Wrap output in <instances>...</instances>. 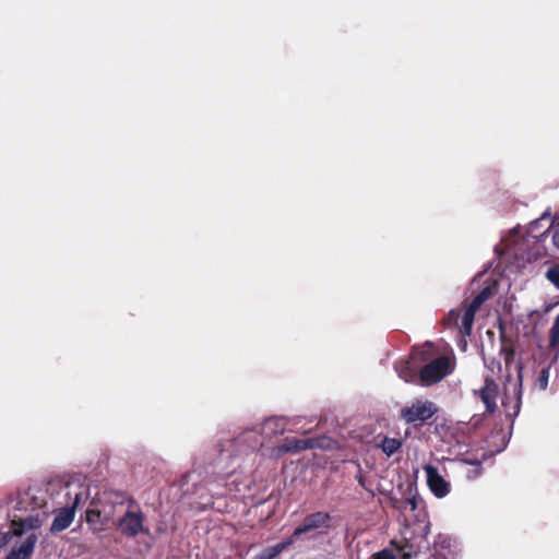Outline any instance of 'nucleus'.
Instances as JSON below:
<instances>
[{
	"label": "nucleus",
	"instance_id": "f257e3e1",
	"mask_svg": "<svg viewBox=\"0 0 559 559\" xmlns=\"http://www.w3.org/2000/svg\"><path fill=\"white\" fill-rule=\"evenodd\" d=\"M412 359L423 365L418 373L419 384L423 386L440 382L454 370V361L447 355H438L431 342H426L421 348L414 349Z\"/></svg>",
	"mask_w": 559,
	"mask_h": 559
},
{
	"label": "nucleus",
	"instance_id": "f03ea898",
	"mask_svg": "<svg viewBox=\"0 0 559 559\" xmlns=\"http://www.w3.org/2000/svg\"><path fill=\"white\" fill-rule=\"evenodd\" d=\"M438 406L428 400L415 399L409 405L403 407L400 412V418L406 424H425L437 413Z\"/></svg>",
	"mask_w": 559,
	"mask_h": 559
},
{
	"label": "nucleus",
	"instance_id": "7ed1b4c3",
	"mask_svg": "<svg viewBox=\"0 0 559 559\" xmlns=\"http://www.w3.org/2000/svg\"><path fill=\"white\" fill-rule=\"evenodd\" d=\"M85 495L86 490L84 488H79V490L74 491L73 493L71 491L68 492L70 498L73 496V502L70 506L60 509L56 513L50 526V533H60L72 524L75 516V510Z\"/></svg>",
	"mask_w": 559,
	"mask_h": 559
},
{
	"label": "nucleus",
	"instance_id": "20e7f679",
	"mask_svg": "<svg viewBox=\"0 0 559 559\" xmlns=\"http://www.w3.org/2000/svg\"><path fill=\"white\" fill-rule=\"evenodd\" d=\"M145 514L138 508L128 510L118 521V528L121 534L128 538H133L139 534H150V528L144 525Z\"/></svg>",
	"mask_w": 559,
	"mask_h": 559
},
{
	"label": "nucleus",
	"instance_id": "39448f33",
	"mask_svg": "<svg viewBox=\"0 0 559 559\" xmlns=\"http://www.w3.org/2000/svg\"><path fill=\"white\" fill-rule=\"evenodd\" d=\"M332 516L328 512L317 511L307 514L302 523L295 528L292 534L293 539L299 538L301 535L309 533L314 530H323L326 533L331 528Z\"/></svg>",
	"mask_w": 559,
	"mask_h": 559
},
{
	"label": "nucleus",
	"instance_id": "423d86ee",
	"mask_svg": "<svg viewBox=\"0 0 559 559\" xmlns=\"http://www.w3.org/2000/svg\"><path fill=\"white\" fill-rule=\"evenodd\" d=\"M114 511V503L102 498L93 499L86 510V522L88 524L105 525L111 520Z\"/></svg>",
	"mask_w": 559,
	"mask_h": 559
},
{
	"label": "nucleus",
	"instance_id": "0eeeda50",
	"mask_svg": "<svg viewBox=\"0 0 559 559\" xmlns=\"http://www.w3.org/2000/svg\"><path fill=\"white\" fill-rule=\"evenodd\" d=\"M498 394L499 385L489 377L485 379L484 385L479 390H474V395L485 404L487 414H493L497 411Z\"/></svg>",
	"mask_w": 559,
	"mask_h": 559
},
{
	"label": "nucleus",
	"instance_id": "6e6552de",
	"mask_svg": "<svg viewBox=\"0 0 559 559\" xmlns=\"http://www.w3.org/2000/svg\"><path fill=\"white\" fill-rule=\"evenodd\" d=\"M318 447L317 439H286L284 443L278 444L272 449V454L282 456L286 453H299L308 449Z\"/></svg>",
	"mask_w": 559,
	"mask_h": 559
},
{
	"label": "nucleus",
	"instance_id": "1a4fd4ad",
	"mask_svg": "<svg viewBox=\"0 0 559 559\" xmlns=\"http://www.w3.org/2000/svg\"><path fill=\"white\" fill-rule=\"evenodd\" d=\"M427 475V484L433 495L438 498L445 497L450 491V485L445 479L439 474L438 469L432 465H427L425 467Z\"/></svg>",
	"mask_w": 559,
	"mask_h": 559
},
{
	"label": "nucleus",
	"instance_id": "9d476101",
	"mask_svg": "<svg viewBox=\"0 0 559 559\" xmlns=\"http://www.w3.org/2000/svg\"><path fill=\"white\" fill-rule=\"evenodd\" d=\"M37 543V535L31 534L20 547H13L4 559H29Z\"/></svg>",
	"mask_w": 559,
	"mask_h": 559
},
{
	"label": "nucleus",
	"instance_id": "9b49d317",
	"mask_svg": "<svg viewBox=\"0 0 559 559\" xmlns=\"http://www.w3.org/2000/svg\"><path fill=\"white\" fill-rule=\"evenodd\" d=\"M418 361L413 360L411 358V361H402L396 366V371L399 373V377L403 379L407 383H415L419 384V369L417 367Z\"/></svg>",
	"mask_w": 559,
	"mask_h": 559
},
{
	"label": "nucleus",
	"instance_id": "f8f14e48",
	"mask_svg": "<svg viewBox=\"0 0 559 559\" xmlns=\"http://www.w3.org/2000/svg\"><path fill=\"white\" fill-rule=\"evenodd\" d=\"M293 537H288L281 543L263 548L253 559H276L284 550L294 544Z\"/></svg>",
	"mask_w": 559,
	"mask_h": 559
},
{
	"label": "nucleus",
	"instance_id": "ddd939ff",
	"mask_svg": "<svg viewBox=\"0 0 559 559\" xmlns=\"http://www.w3.org/2000/svg\"><path fill=\"white\" fill-rule=\"evenodd\" d=\"M475 314H476V311L466 307L463 316L460 318L461 319L460 334L462 336L471 335L474 320H475Z\"/></svg>",
	"mask_w": 559,
	"mask_h": 559
},
{
	"label": "nucleus",
	"instance_id": "4468645a",
	"mask_svg": "<svg viewBox=\"0 0 559 559\" xmlns=\"http://www.w3.org/2000/svg\"><path fill=\"white\" fill-rule=\"evenodd\" d=\"M284 425L280 419L270 418L263 423L262 431L266 437H272L284 432Z\"/></svg>",
	"mask_w": 559,
	"mask_h": 559
},
{
	"label": "nucleus",
	"instance_id": "2eb2a0df",
	"mask_svg": "<svg viewBox=\"0 0 559 559\" xmlns=\"http://www.w3.org/2000/svg\"><path fill=\"white\" fill-rule=\"evenodd\" d=\"M379 447L383 453H385L388 456H391L402 448V440L397 438L384 437Z\"/></svg>",
	"mask_w": 559,
	"mask_h": 559
},
{
	"label": "nucleus",
	"instance_id": "dca6fc26",
	"mask_svg": "<svg viewBox=\"0 0 559 559\" xmlns=\"http://www.w3.org/2000/svg\"><path fill=\"white\" fill-rule=\"evenodd\" d=\"M453 547V540L450 536L444 534H439L435 540L433 549L447 552L449 555L453 554L452 550Z\"/></svg>",
	"mask_w": 559,
	"mask_h": 559
},
{
	"label": "nucleus",
	"instance_id": "f3484780",
	"mask_svg": "<svg viewBox=\"0 0 559 559\" xmlns=\"http://www.w3.org/2000/svg\"><path fill=\"white\" fill-rule=\"evenodd\" d=\"M461 312L456 309H452L449 311L447 317L442 320V323L447 328H459L461 321Z\"/></svg>",
	"mask_w": 559,
	"mask_h": 559
},
{
	"label": "nucleus",
	"instance_id": "a211bd4d",
	"mask_svg": "<svg viewBox=\"0 0 559 559\" xmlns=\"http://www.w3.org/2000/svg\"><path fill=\"white\" fill-rule=\"evenodd\" d=\"M549 347H559V314L556 317L554 324L549 330Z\"/></svg>",
	"mask_w": 559,
	"mask_h": 559
},
{
	"label": "nucleus",
	"instance_id": "6ab92c4d",
	"mask_svg": "<svg viewBox=\"0 0 559 559\" xmlns=\"http://www.w3.org/2000/svg\"><path fill=\"white\" fill-rule=\"evenodd\" d=\"M549 374H550L549 367L543 368L538 373L536 384L538 385V388L542 391H545L548 386Z\"/></svg>",
	"mask_w": 559,
	"mask_h": 559
},
{
	"label": "nucleus",
	"instance_id": "aec40b11",
	"mask_svg": "<svg viewBox=\"0 0 559 559\" xmlns=\"http://www.w3.org/2000/svg\"><path fill=\"white\" fill-rule=\"evenodd\" d=\"M546 278L559 289V265L549 267L546 272Z\"/></svg>",
	"mask_w": 559,
	"mask_h": 559
},
{
	"label": "nucleus",
	"instance_id": "412c9836",
	"mask_svg": "<svg viewBox=\"0 0 559 559\" xmlns=\"http://www.w3.org/2000/svg\"><path fill=\"white\" fill-rule=\"evenodd\" d=\"M26 523H27V521H23V520L13 521L12 522L13 534L15 536L23 535L25 533V531H26V527H25Z\"/></svg>",
	"mask_w": 559,
	"mask_h": 559
},
{
	"label": "nucleus",
	"instance_id": "4be33fe9",
	"mask_svg": "<svg viewBox=\"0 0 559 559\" xmlns=\"http://www.w3.org/2000/svg\"><path fill=\"white\" fill-rule=\"evenodd\" d=\"M413 546L409 543H405L401 547H399V551L401 552V559H412L415 554L412 552Z\"/></svg>",
	"mask_w": 559,
	"mask_h": 559
},
{
	"label": "nucleus",
	"instance_id": "5701e85b",
	"mask_svg": "<svg viewBox=\"0 0 559 559\" xmlns=\"http://www.w3.org/2000/svg\"><path fill=\"white\" fill-rule=\"evenodd\" d=\"M492 295V289L490 286L484 287L477 295L476 298L484 304L486 300H488Z\"/></svg>",
	"mask_w": 559,
	"mask_h": 559
},
{
	"label": "nucleus",
	"instance_id": "b1692460",
	"mask_svg": "<svg viewBox=\"0 0 559 559\" xmlns=\"http://www.w3.org/2000/svg\"><path fill=\"white\" fill-rule=\"evenodd\" d=\"M492 295V289L490 286L484 287L477 295L476 298L484 304L486 300H488Z\"/></svg>",
	"mask_w": 559,
	"mask_h": 559
},
{
	"label": "nucleus",
	"instance_id": "393cba45",
	"mask_svg": "<svg viewBox=\"0 0 559 559\" xmlns=\"http://www.w3.org/2000/svg\"><path fill=\"white\" fill-rule=\"evenodd\" d=\"M369 559H395V556L386 549L373 554Z\"/></svg>",
	"mask_w": 559,
	"mask_h": 559
},
{
	"label": "nucleus",
	"instance_id": "a878e982",
	"mask_svg": "<svg viewBox=\"0 0 559 559\" xmlns=\"http://www.w3.org/2000/svg\"><path fill=\"white\" fill-rule=\"evenodd\" d=\"M502 354L504 355V361L507 365H509L513 358H514V348L512 346L510 347H502L501 348Z\"/></svg>",
	"mask_w": 559,
	"mask_h": 559
},
{
	"label": "nucleus",
	"instance_id": "bb28decb",
	"mask_svg": "<svg viewBox=\"0 0 559 559\" xmlns=\"http://www.w3.org/2000/svg\"><path fill=\"white\" fill-rule=\"evenodd\" d=\"M483 304L478 300V298H476V296L473 298V300L471 301V304L467 306V308L474 310L477 312V310L480 308Z\"/></svg>",
	"mask_w": 559,
	"mask_h": 559
},
{
	"label": "nucleus",
	"instance_id": "cd10ccee",
	"mask_svg": "<svg viewBox=\"0 0 559 559\" xmlns=\"http://www.w3.org/2000/svg\"><path fill=\"white\" fill-rule=\"evenodd\" d=\"M447 552L436 550L433 555L431 556V559H449Z\"/></svg>",
	"mask_w": 559,
	"mask_h": 559
},
{
	"label": "nucleus",
	"instance_id": "c85d7f7f",
	"mask_svg": "<svg viewBox=\"0 0 559 559\" xmlns=\"http://www.w3.org/2000/svg\"><path fill=\"white\" fill-rule=\"evenodd\" d=\"M23 521H27V523L25 524L26 531L27 530H33V528L37 527V525L34 523V520L31 519V518L24 519Z\"/></svg>",
	"mask_w": 559,
	"mask_h": 559
},
{
	"label": "nucleus",
	"instance_id": "c756f323",
	"mask_svg": "<svg viewBox=\"0 0 559 559\" xmlns=\"http://www.w3.org/2000/svg\"><path fill=\"white\" fill-rule=\"evenodd\" d=\"M552 242L559 249V229H556L552 234Z\"/></svg>",
	"mask_w": 559,
	"mask_h": 559
},
{
	"label": "nucleus",
	"instance_id": "7c9ffc66",
	"mask_svg": "<svg viewBox=\"0 0 559 559\" xmlns=\"http://www.w3.org/2000/svg\"><path fill=\"white\" fill-rule=\"evenodd\" d=\"M480 421H481V417H479V416H474V417L472 418V425H473L474 427H477V426L480 424Z\"/></svg>",
	"mask_w": 559,
	"mask_h": 559
},
{
	"label": "nucleus",
	"instance_id": "2f4dec72",
	"mask_svg": "<svg viewBox=\"0 0 559 559\" xmlns=\"http://www.w3.org/2000/svg\"><path fill=\"white\" fill-rule=\"evenodd\" d=\"M406 502H407L408 504H411L412 510L416 509L417 503H416L415 498H407V499H406Z\"/></svg>",
	"mask_w": 559,
	"mask_h": 559
},
{
	"label": "nucleus",
	"instance_id": "473e14b6",
	"mask_svg": "<svg viewBox=\"0 0 559 559\" xmlns=\"http://www.w3.org/2000/svg\"><path fill=\"white\" fill-rule=\"evenodd\" d=\"M7 542H8V540H7V537H2V538H0V548H1L3 545H5V544H7Z\"/></svg>",
	"mask_w": 559,
	"mask_h": 559
},
{
	"label": "nucleus",
	"instance_id": "72a5a7b5",
	"mask_svg": "<svg viewBox=\"0 0 559 559\" xmlns=\"http://www.w3.org/2000/svg\"><path fill=\"white\" fill-rule=\"evenodd\" d=\"M359 484H361L362 486H365V485H364V481H362V479H361V478H359Z\"/></svg>",
	"mask_w": 559,
	"mask_h": 559
}]
</instances>
